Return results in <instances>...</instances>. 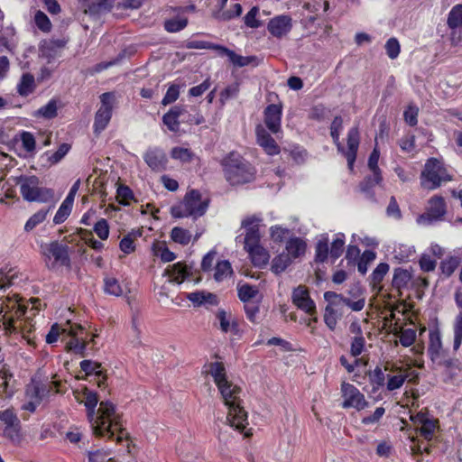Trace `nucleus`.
Segmentation results:
<instances>
[{
	"mask_svg": "<svg viewBox=\"0 0 462 462\" xmlns=\"http://www.w3.org/2000/svg\"><path fill=\"white\" fill-rule=\"evenodd\" d=\"M114 3L115 0H94L85 9V14L95 16L103 13L109 12L113 7Z\"/></svg>",
	"mask_w": 462,
	"mask_h": 462,
	"instance_id": "f704fd0d",
	"label": "nucleus"
},
{
	"mask_svg": "<svg viewBox=\"0 0 462 462\" xmlns=\"http://www.w3.org/2000/svg\"><path fill=\"white\" fill-rule=\"evenodd\" d=\"M69 149H70L69 144H68V143L60 144L59 149L54 153H52L51 155H48L47 161L51 165L58 163L69 152Z\"/></svg>",
	"mask_w": 462,
	"mask_h": 462,
	"instance_id": "e2e57ef3",
	"label": "nucleus"
},
{
	"mask_svg": "<svg viewBox=\"0 0 462 462\" xmlns=\"http://www.w3.org/2000/svg\"><path fill=\"white\" fill-rule=\"evenodd\" d=\"M8 301L11 306L6 304L5 307L2 306L0 309V314L4 313L3 325L5 326V329H8L9 320H14V323L18 324L19 321L26 319V318L23 317L27 313V307L24 305L19 303L18 301H10L9 300Z\"/></svg>",
	"mask_w": 462,
	"mask_h": 462,
	"instance_id": "4468645a",
	"label": "nucleus"
},
{
	"mask_svg": "<svg viewBox=\"0 0 462 462\" xmlns=\"http://www.w3.org/2000/svg\"><path fill=\"white\" fill-rule=\"evenodd\" d=\"M137 236V234L131 233L125 236L121 241H120V249L125 254H131L134 251L135 245H134V238Z\"/></svg>",
	"mask_w": 462,
	"mask_h": 462,
	"instance_id": "0e129e2a",
	"label": "nucleus"
},
{
	"mask_svg": "<svg viewBox=\"0 0 462 462\" xmlns=\"http://www.w3.org/2000/svg\"><path fill=\"white\" fill-rule=\"evenodd\" d=\"M460 263V260L457 256H449L440 263V269L444 275L449 277Z\"/></svg>",
	"mask_w": 462,
	"mask_h": 462,
	"instance_id": "3c124183",
	"label": "nucleus"
},
{
	"mask_svg": "<svg viewBox=\"0 0 462 462\" xmlns=\"http://www.w3.org/2000/svg\"><path fill=\"white\" fill-rule=\"evenodd\" d=\"M328 255V239L322 237L316 245V261L323 263Z\"/></svg>",
	"mask_w": 462,
	"mask_h": 462,
	"instance_id": "4d7b16f0",
	"label": "nucleus"
},
{
	"mask_svg": "<svg viewBox=\"0 0 462 462\" xmlns=\"http://www.w3.org/2000/svg\"><path fill=\"white\" fill-rule=\"evenodd\" d=\"M72 205L63 201L60 205V208L58 209L56 215L53 217V222L55 224H61L63 223L67 217L69 216L71 212Z\"/></svg>",
	"mask_w": 462,
	"mask_h": 462,
	"instance_id": "680f3d73",
	"label": "nucleus"
},
{
	"mask_svg": "<svg viewBox=\"0 0 462 462\" xmlns=\"http://www.w3.org/2000/svg\"><path fill=\"white\" fill-rule=\"evenodd\" d=\"M292 28V20L289 15H278L270 20L267 25L269 32L276 37L282 38L287 35Z\"/></svg>",
	"mask_w": 462,
	"mask_h": 462,
	"instance_id": "f3484780",
	"label": "nucleus"
},
{
	"mask_svg": "<svg viewBox=\"0 0 462 462\" xmlns=\"http://www.w3.org/2000/svg\"><path fill=\"white\" fill-rule=\"evenodd\" d=\"M261 221L262 219L257 216L247 217L242 221V226L246 231L244 242L245 246H249L253 244L254 245L255 243H259V224Z\"/></svg>",
	"mask_w": 462,
	"mask_h": 462,
	"instance_id": "6ab92c4d",
	"label": "nucleus"
},
{
	"mask_svg": "<svg viewBox=\"0 0 462 462\" xmlns=\"http://www.w3.org/2000/svg\"><path fill=\"white\" fill-rule=\"evenodd\" d=\"M16 184L20 186L24 200L47 203L53 199V190L41 187L40 180L36 176H20L16 179Z\"/></svg>",
	"mask_w": 462,
	"mask_h": 462,
	"instance_id": "20e7f679",
	"label": "nucleus"
},
{
	"mask_svg": "<svg viewBox=\"0 0 462 462\" xmlns=\"http://www.w3.org/2000/svg\"><path fill=\"white\" fill-rule=\"evenodd\" d=\"M254 174V168L239 156L232 154L225 162V175L232 185L250 182Z\"/></svg>",
	"mask_w": 462,
	"mask_h": 462,
	"instance_id": "7ed1b4c3",
	"label": "nucleus"
},
{
	"mask_svg": "<svg viewBox=\"0 0 462 462\" xmlns=\"http://www.w3.org/2000/svg\"><path fill=\"white\" fill-rule=\"evenodd\" d=\"M35 87L34 77L32 74L26 73L22 76L17 90L21 96H28L33 92Z\"/></svg>",
	"mask_w": 462,
	"mask_h": 462,
	"instance_id": "ea45409f",
	"label": "nucleus"
},
{
	"mask_svg": "<svg viewBox=\"0 0 462 462\" xmlns=\"http://www.w3.org/2000/svg\"><path fill=\"white\" fill-rule=\"evenodd\" d=\"M73 394L78 402L84 403L88 410V416L90 421H92L95 416L96 407L98 402L97 393L89 391L87 387H84L82 392L75 390Z\"/></svg>",
	"mask_w": 462,
	"mask_h": 462,
	"instance_id": "412c9836",
	"label": "nucleus"
},
{
	"mask_svg": "<svg viewBox=\"0 0 462 462\" xmlns=\"http://www.w3.org/2000/svg\"><path fill=\"white\" fill-rule=\"evenodd\" d=\"M389 270V265L387 263H380L374 269L372 273V281L371 283L374 288H376L380 282L383 281L384 275L387 273Z\"/></svg>",
	"mask_w": 462,
	"mask_h": 462,
	"instance_id": "bf43d9fd",
	"label": "nucleus"
},
{
	"mask_svg": "<svg viewBox=\"0 0 462 462\" xmlns=\"http://www.w3.org/2000/svg\"><path fill=\"white\" fill-rule=\"evenodd\" d=\"M51 209V207H49L48 208H42L33 214L25 223L24 230L26 232H30L39 224L42 223L46 219V217Z\"/></svg>",
	"mask_w": 462,
	"mask_h": 462,
	"instance_id": "37998d69",
	"label": "nucleus"
},
{
	"mask_svg": "<svg viewBox=\"0 0 462 462\" xmlns=\"http://www.w3.org/2000/svg\"><path fill=\"white\" fill-rule=\"evenodd\" d=\"M184 111L185 109L182 106H175L163 116L162 122L170 131L176 133L180 130L178 118L183 115Z\"/></svg>",
	"mask_w": 462,
	"mask_h": 462,
	"instance_id": "473e14b6",
	"label": "nucleus"
},
{
	"mask_svg": "<svg viewBox=\"0 0 462 462\" xmlns=\"http://www.w3.org/2000/svg\"><path fill=\"white\" fill-rule=\"evenodd\" d=\"M94 231L100 239L106 240L109 236L107 221L105 218L98 220L94 226Z\"/></svg>",
	"mask_w": 462,
	"mask_h": 462,
	"instance_id": "774afa93",
	"label": "nucleus"
},
{
	"mask_svg": "<svg viewBox=\"0 0 462 462\" xmlns=\"http://www.w3.org/2000/svg\"><path fill=\"white\" fill-rule=\"evenodd\" d=\"M187 299L196 307L217 306L218 304L217 296L212 292L198 291L187 294Z\"/></svg>",
	"mask_w": 462,
	"mask_h": 462,
	"instance_id": "393cba45",
	"label": "nucleus"
},
{
	"mask_svg": "<svg viewBox=\"0 0 462 462\" xmlns=\"http://www.w3.org/2000/svg\"><path fill=\"white\" fill-rule=\"evenodd\" d=\"M63 330L67 331L62 338L65 341V350L84 356L88 344L86 337H83L85 328L80 324L68 320Z\"/></svg>",
	"mask_w": 462,
	"mask_h": 462,
	"instance_id": "0eeeda50",
	"label": "nucleus"
},
{
	"mask_svg": "<svg viewBox=\"0 0 462 462\" xmlns=\"http://www.w3.org/2000/svg\"><path fill=\"white\" fill-rule=\"evenodd\" d=\"M58 383L56 382H49L47 383H34L27 385L26 388V398L28 400L36 401V402L41 403L42 401L48 396L51 392L53 391V388H57Z\"/></svg>",
	"mask_w": 462,
	"mask_h": 462,
	"instance_id": "2eb2a0df",
	"label": "nucleus"
},
{
	"mask_svg": "<svg viewBox=\"0 0 462 462\" xmlns=\"http://www.w3.org/2000/svg\"><path fill=\"white\" fill-rule=\"evenodd\" d=\"M237 291L239 299L245 303L251 302L250 300L255 298L259 292L256 287L249 284L239 286Z\"/></svg>",
	"mask_w": 462,
	"mask_h": 462,
	"instance_id": "de8ad7c7",
	"label": "nucleus"
},
{
	"mask_svg": "<svg viewBox=\"0 0 462 462\" xmlns=\"http://www.w3.org/2000/svg\"><path fill=\"white\" fill-rule=\"evenodd\" d=\"M447 213V206L443 197L433 196L428 201L426 212L420 215L418 223L430 225L441 221Z\"/></svg>",
	"mask_w": 462,
	"mask_h": 462,
	"instance_id": "9d476101",
	"label": "nucleus"
},
{
	"mask_svg": "<svg viewBox=\"0 0 462 462\" xmlns=\"http://www.w3.org/2000/svg\"><path fill=\"white\" fill-rule=\"evenodd\" d=\"M343 120L340 116H336L331 123L330 134L334 143L337 145L338 150H341V144L339 143V133L342 129Z\"/></svg>",
	"mask_w": 462,
	"mask_h": 462,
	"instance_id": "052dcab7",
	"label": "nucleus"
},
{
	"mask_svg": "<svg viewBox=\"0 0 462 462\" xmlns=\"http://www.w3.org/2000/svg\"><path fill=\"white\" fill-rule=\"evenodd\" d=\"M43 254L49 259L53 258L55 263L60 265L68 266L69 264L68 246L66 245L60 244L57 241L51 242L43 247Z\"/></svg>",
	"mask_w": 462,
	"mask_h": 462,
	"instance_id": "dca6fc26",
	"label": "nucleus"
},
{
	"mask_svg": "<svg viewBox=\"0 0 462 462\" xmlns=\"http://www.w3.org/2000/svg\"><path fill=\"white\" fill-rule=\"evenodd\" d=\"M35 23L42 32H49L51 28V23L48 16L42 11H38L34 16Z\"/></svg>",
	"mask_w": 462,
	"mask_h": 462,
	"instance_id": "338daca9",
	"label": "nucleus"
},
{
	"mask_svg": "<svg viewBox=\"0 0 462 462\" xmlns=\"http://www.w3.org/2000/svg\"><path fill=\"white\" fill-rule=\"evenodd\" d=\"M291 263V256L286 254H281L276 256L272 263V271L275 273H282Z\"/></svg>",
	"mask_w": 462,
	"mask_h": 462,
	"instance_id": "49530a36",
	"label": "nucleus"
},
{
	"mask_svg": "<svg viewBox=\"0 0 462 462\" xmlns=\"http://www.w3.org/2000/svg\"><path fill=\"white\" fill-rule=\"evenodd\" d=\"M442 348V342L440 332L439 329L431 330L430 332V344H429V352L431 357L439 356L440 351Z\"/></svg>",
	"mask_w": 462,
	"mask_h": 462,
	"instance_id": "79ce46f5",
	"label": "nucleus"
},
{
	"mask_svg": "<svg viewBox=\"0 0 462 462\" xmlns=\"http://www.w3.org/2000/svg\"><path fill=\"white\" fill-rule=\"evenodd\" d=\"M36 116L44 118H53L57 116V103L55 100H51L47 105L42 106L35 112Z\"/></svg>",
	"mask_w": 462,
	"mask_h": 462,
	"instance_id": "6e6d98bb",
	"label": "nucleus"
},
{
	"mask_svg": "<svg viewBox=\"0 0 462 462\" xmlns=\"http://www.w3.org/2000/svg\"><path fill=\"white\" fill-rule=\"evenodd\" d=\"M171 237L175 243L186 245L191 240V234L187 229L176 226L172 228Z\"/></svg>",
	"mask_w": 462,
	"mask_h": 462,
	"instance_id": "a18cd8bd",
	"label": "nucleus"
},
{
	"mask_svg": "<svg viewBox=\"0 0 462 462\" xmlns=\"http://www.w3.org/2000/svg\"><path fill=\"white\" fill-rule=\"evenodd\" d=\"M359 145V132L357 127H353L347 134V151L345 155L350 169L353 168L356 158V152Z\"/></svg>",
	"mask_w": 462,
	"mask_h": 462,
	"instance_id": "a878e982",
	"label": "nucleus"
},
{
	"mask_svg": "<svg viewBox=\"0 0 462 462\" xmlns=\"http://www.w3.org/2000/svg\"><path fill=\"white\" fill-rule=\"evenodd\" d=\"M101 364L92 362L91 360H83L80 363V368L86 373L87 376L94 375L97 378V384L98 387H102L105 384L106 379V375L103 374V371L100 369Z\"/></svg>",
	"mask_w": 462,
	"mask_h": 462,
	"instance_id": "7c9ffc66",
	"label": "nucleus"
},
{
	"mask_svg": "<svg viewBox=\"0 0 462 462\" xmlns=\"http://www.w3.org/2000/svg\"><path fill=\"white\" fill-rule=\"evenodd\" d=\"M188 275L187 266L180 262L169 265L164 271V276L168 277V281L177 284H180Z\"/></svg>",
	"mask_w": 462,
	"mask_h": 462,
	"instance_id": "c756f323",
	"label": "nucleus"
},
{
	"mask_svg": "<svg viewBox=\"0 0 462 462\" xmlns=\"http://www.w3.org/2000/svg\"><path fill=\"white\" fill-rule=\"evenodd\" d=\"M215 50L218 51V54L223 56L226 55L228 57L230 62L236 67H245L249 65L251 62H253L255 60V57L254 56H241L236 54L234 51L229 50L224 46H216Z\"/></svg>",
	"mask_w": 462,
	"mask_h": 462,
	"instance_id": "2f4dec72",
	"label": "nucleus"
},
{
	"mask_svg": "<svg viewBox=\"0 0 462 462\" xmlns=\"http://www.w3.org/2000/svg\"><path fill=\"white\" fill-rule=\"evenodd\" d=\"M324 299L328 301V309L343 315L344 305L341 302V294H337L334 291H326L324 293Z\"/></svg>",
	"mask_w": 462,
	"mask_h": 462,
	"instance_id": "a19ab883",
	"label": "nucleus"
},
{
	"mask_svg": "<svg viewBox=\"0 0 462 462\" xmlns=\"http://www.w3.org/2000/svg\"><path fill=\"white\" fill-rule=\"evenodd\" d=\"M232 273L233 271L230 263L228 261H222L217 263L216 266L214 278L216 281L221 282L230 276Z\"/></svg>",
	"mask_w": 462,
	"mask_h": 462,
	"instance_id": "09e8293b",
	"label": "nucleus"
},
{
	"mask_svg": "<svg viewBox=\"0 0 462 462\" xmlns=\"http://www.w3.org/2000/svg\"><path fill=\"white\" fill-rule=\"evenodd\" d=\"M286 251L291 260L298 258L305 254L306 244L300 238H291L287 242Z\"/></svg>",
	"mask_w": 462,
	"mask_h": 462,
	"instance_id": "e433bc0d",
	"label": "nucleus"
},
{
	"mask_svg": "<svg viewBox=\"0 0 462 462\" xmlns=\"http://www.w3.org/2000/svg\"><path fill=\"white\" fill-rule=\"evenodd\" d=\"M282 106L272 104L264 110V123L268 129L277 134L281 130Z\"/></svg>",
	"mask_w": 462,
	"mask_h": 462,
	"instance_id": "5701e85b",
	"label": "nucleus"
},
{
	"mask_svg": "<svg viewBox=\"0 0 462 462\" xmlns=\"http://www.w3.org/2000/svg\"><path fill=\"white\" fill-rule=\"evenodd\" d=\"M208 208V201L201 199V194L196 189L189 191L183 200L171 207V212L174 217H192L198 218L203 216Z\"/></svg>",
	"mask_w": 462,
	"mask_h": 462,
	"instance_id": "39448f33",
	"label": "nucleus"
},
{
	"mask_svg": "<svg viewBox=\"0 0 462 462\" xmlns=\"http://www.w3.org/2000/svg\"><path fill=\"white\" fill-rule=\"evenodd\" d=\"M152 252L155 256L160 257L164 263L171 262L176 258L175 254L170 251L164 242L157 241L153 243Z\"/></svg>",
	"mask_w": 462,
	"mask_h": 462,
	"instance_id": "58836bf2",
	"label": "nucleus"
},
{
	"mask_svg": "<svg viewBox=\"0 0 462 462\" xmlns=\"http://www.w3.org/2000/svg\"><path fill=\"white\" fill-rule=\"evenodd\" d=\"M221 398L227 407L228 411L226 415V423L239 432H244L246 428L247 412L241 405L239 394L241 393L240 387L234 384L232 382L227 381L217 386Z\"/></svg>",
	"mask_w": 462,
	"mask_h": 462,
	"instance_id": "f257e3e1",
	"label": "nucleus"
},
{
	"mask_svg": "<svg viewBox=\"0 0 462 462\" xmlns=\"http://www.w3.org/2000/svg\"><path fill=\"white\" fill-rule=\"evenodd\" d=\"M104 282V289L106 293L116 297H119L123 294V289L116 278L106 277Z\"/></svg>",
	"mask_w": 462,
	"mask_h": 462,
	"instance_id": "603ef678",
	"label": "nucleus"
},
{
	"mask_svg": "<svg viewBox=\"0 0 462 462\" xmlns=\"http://www.w3.org/2000/svg\"><path fill=\"white\" fill-rule=\"evenodd\" d=\"M245 249L248 252L254 266L262 268L268 263L270 255L268 252L259 245V243L245 246Z\"/></svg>",
	"mask_w": 462,
	"mask_h": 462,
	"instance_id": "cd10ccee",
	"label": "nucleus"
},
{
	"mask_svg": "<svg viewBox=\"0 0 462 462\" xmlns=\"http://www.w3.org/2000/svg\"><path fill=\"white\" fill-rule=\"evenodd\" d=\"M384 371L387 374V389L393 391L400 388L404 383V374L400 366H397L394 363L386 362L384 365Z\"/></svg>",
	"mask_w": 462,
	"mask_h": 462,
	"instance_id": "b1692460",
	"label": "nucleus"
},
{
	"mask_svg": "<svg viewBox=\"0 0 462 462\" xmlns=\"http://www.w3.org/2000/svg\"><path fill=\"white\" fill-rule=\"evenodd\" d=\"M342 316V314L334 312L326 307L324 313V321L330 330H334L337 327V320L341 319Z\"/></svg>",
	"mask_w": 462,
	"mask_h": 462,
	"instance_id": "69168bd1",
	"label": "nucleus"
},
{
	"mask_svg": "<svg viewBox=\"0 0 462 462\" xmlns=\"http://www.w3.org/2000/svg\"><path fill=\"white\" fill-rule=\"evenodd\" d=\"M410 420L417 433L416 438L421 437L425 440H430L434 437L438 421L428 418L427 413L423 411L413 413L412 409L409 410Z\"/></svg>",
	"mask_w": 462,
	"mask_h": 462,
	"instance_id": "1a4fd4ad",
	"label": "nucleus"
},
{
	"mask_svg": "<svg viewBox=\"0 0 462 462\" xmlns=\"http://www.w3.org/2000/svg\"><path fill=\"white\" fill-rule=\"evenodd\" d=\"M410 305L406 302V346H411L416 341L417 329L421 336L426 331V327L417 322V317L413 312L408 310Z\"/></svg>",
	"mask_w": 462,
	"mask_h": 462,
	"instance_id": "aec40b11",
	"label": "nucleus"
},
{
	"mask_svg": "<svg viewBox=\"0 0 462 462\" xmlns=\"http://www.w3.org/2000/svg\"><path fill=\"white\" fill-rule=\"evenodd\" d=\"M93 433L96 436H107L113 438L116 433V441L120 442L125 436L119 422V416L116 413L115 405L109 402H101L97 415L95 414L91 421Z\"/></svg>",
	"mask_w": 462,
	"mask_h": 462,
	"instance_id": "f03ea898",
	"label": "nucleus"
},
{
	"mask_svg": "<svg viewBox=\"0 0 462 462\" xmlns=\"http://www.w3.org/2000/svg\"><path fill=\"white\" fill-rule=\"evenodd\" d=\"M368 375L373 385V392L384 385L385 375L380 367L377 366L374 371H370Z\"/></svg>",
	"mask_w": 462,
	"mask_h": 462,
	"instance_id": "864d4df0",
	"label": "nucleus"
},
{
	"mask_svg": "<svg viewBox=\"0 0 462 462\" xmlns=\"http://www.w3.org/2000/svg\"><path fill=\"white\" fill-rule=\"evenodd\" d=\"M188 24L186 17L172 18L165 22L164 27L170 32H176L184 29Z\"/></svg>",
	"mask_w": 462,
	"mask_h": 462,
	"instance_id": "5fc2aeb1",
	"label": "nucleus"
},
{
	"mask_svg": "<svg viewBox=\"0 0 462 462\" xmlns=\"http://www.w3.org/2000/svg\"><path fill=\"white\" fill-rule=\"evenodd\" d=\"M292 302L299 309L304 310L306 313L311 316L316 313L315 303L310 298L309 291L304 286H299L293 291Z\"/></svg>",
	"mask_w": 462,
	"mask_h": 462,
	"instance_id": "a211bd4d",
	"label": "nucleus"
},
{
	"mask_svg": "<svg viewBox=\"0 0 462 462\" xmlns=\"http://www.w3.org/2000/svg\"><path fill=\"white\" fill-rule=\"evenodd\" d=\"M30 318L26 317V319L23 321H19L18 324L14 323V320L8 321V329L11 332H19L22 334L23 337L27 339L29 343L32 342V338L29 334L32 332L34 328V325L29 320Z\"/></svg>",
	"mask_w": 462,
	"mask_h": 462,
	"instance_id": "72a5a7b5",
	"label": "nucleus"
},
{
	"mask_svg": "<svg viewBox=\"0 0 462 462\" xmlns=\"http://www.w3.org/2000/svg\"><path fill=\"white\" fill-rule=\"evenodd\" d=\"M171 156L174 160H179L181 162H189L194 158V153L188 148L174 147L171 151Z\"/></svg>",
	"mask_w": 462,
	"mask_h": 462,
	"instance_id": "8fccbe9b",
	"label": "nucleus"
},
{
	"mask_svg": "<svg viewBox=\"0 0 462 462\" xmlns=\"http://www.w3.org/2000/svg\"><path fill=\"white\" fill-rule=\"evenodd\" d=\"M420 179V184L424 189L433 190L443 183L452 180V176L440 161L430 158L427 161L421 171Z\"/></svg>",
	"mask_w": 462,
	"mask_h": 462,
	"instance_id": "423d86ee",
	"label": "nucleus"
},
{
	"mask_svg": "<svg viewBox=\"0 0 462 462\" xmlns=\"http://www.w3.org/2000/svg\"><path fill=\"white\" fill-rule=\"evenodd\" d=\"M404 315V305L402 303L393 309L390 315V319H387V325L389 328V341H393L394 346H398L400 343L404 346V319L402 317Z\"/></svg>",
	"mask_w": 462,
	"mask_h": 462,
	"instance_id": "9b49d317",
	"label": "nucleus"
},
{
	"mask_svg": "<svg viewBox=\"0 0 462 462\" xmlns=\"http://www.w3.org/2000/svg\"><path fill=\"white\" fill-rule=\"evenodd\" d=\"M204 373L212 376L217 386L228 381L225 365L221 362L206 364Z\"/></svg>",
	"mask_w": 462,
	"mask_h": 462,
	"instance_id": "c85d7f7f",
	"label": "nucleus"
},
{
	"mask_svg": "<svg viewBox=\"0 0 462 462\" xmlns=\"http://www.w3.org/2000/svg\"><path fill=\"white\" fill-rule=\"evenodd\" d=\"M144 161L152 170L160 171L165 169L167 157L162 150L152 149L146 152Z\"/></svg>",
	"mask_w": 462,
	"mask_h": 462,
	"instance_id": "bb28decb",
	"label": "nucleus"
},
{
	"mask_svg": "<svg viewBox=\"0 0 462 462\" xmlns=\"http://www.w3.org/2000/svg\"><path fill=\"white\" fill-rule=\"evenodd\" d=\"M112 96L110 93H104L101 96L102 105L95 116L94 128L96 133H100L108 125L112 116Z\"/></svg>",
	"mask_w": 462,
	"mask_h": 462,
	"instance_id": "ddd939ff",
	"label": "nucleus"
},
{
	"mask_svg": "<svg viewBox=\"0 0 462 462\" xmlns=\"http://www.w3.org/2000/svg\"><path fill=\"white\" fill-rule=\"evenodd\" d=\"M257 143L269 155H275L280 152V147L275 140L268 134L264 127L258 125L255 128Z\"/></svg>",
	"mask_w": 462,
	"mask_h": 462,
	"instance_id": "4be33fe9",
	"label": "nucleus"
},
{
	"mask_svg": "<svg viewBox=\"0 0 462 462\" xmlns=\"http://www.w3.org/2000/svg\"><path fill=\"white\" fill-rule=\"evenodd\" d=\"M0 429L4 437L12 442L21 440V422L13 408L0 411Z\"/></svg>",
	"mask_w": 462,
	"mask_h": 462,
	"instance_id": "6e6552de",
	"label": "nucleus"
},
{
	"mask_svg": "<svg viewBox=\"0 0 462 462\" xmlns=\"http://www.w3.org/2000/svg\"><path fill=\"white\" fill-rule=\"evenodd\" d=\"M341 393L344 399L342 402L343 408H354L361 411L368 407L365 395L354 385L343 382L341 384Z\"/></svg>",
	"mask_w": 462,
	"mask_h": 462,
	"instance_id": "f8f14e48",
	"label": "nucleus"
},
{
	"mask_svg": "<svg viewBox=\"0 0 462 462\" xmlns=\"http://www.w3.org/2000/svg\"><path fill=\"white\" fill-rule=\"evenodd\" d=\"M375 259V253L371 250H365L357 264L358 272L365 274L367 272L368 264Z\"/></svg>",
	"mask_w": 462,
	"mask_h": 462,
	"instance_id": "13d9d810",
	"label": "nucleus"
},
{
	"mask_svg": "<svg viewBox=\"0 0 462 462\" xmlns=\"http://www.w3.org/2000/svg\"><path fill=\"white\" fill-rule=\"evenodd\" d=\"M353 297L355 298V300H351L350 298L345 297L341 294V302L344 306L349 307L354 311H360L364 309L365 304V299L362 295V291L359 288H356L355 291L353 292Z\"/></svg>",
	"mask_w": 462,
	"mask_h": 462,
	"instance_id": "c9c22d12",
	"label": "nucleus"
},
{
	"mask_svg": "<svg viewBox=\"0 0 462 462\" xmlns=\"http://www.w3.org/2000/svg\"><path fill=\"white\" fill-rule=\"evenodd\" d=\"M447 23L451 30L462 25V5H457L451 9Z\"/></svg>",
	"mask_w": 462,
	"mask_h": 462,
	"instance_id": "c03bdc74",
	"label": "nucleus"
},
{
	"mask_svg": "<svg viewBox=\"0 0 462 462\" xmlns=\"http://www.w3.org/2000/svg\"><path fill=\"white\" fill-rule=\"evenodd\" d=\"M217 319L219 321V328L223 332L226 333L236 330V323L231 313L219 310L217 313Z\"/></svg>",
	"mask_w": 462,
	"mask_h": 462,
	"instance_id": "4c0bfd02",
	"label": "nucleus"
}]
</instances>
